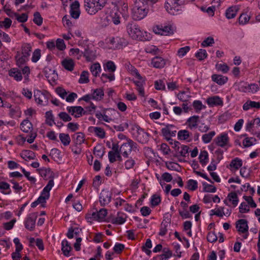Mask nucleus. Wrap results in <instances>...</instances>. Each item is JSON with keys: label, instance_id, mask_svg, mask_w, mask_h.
Here are the masks:
<instances>
[{"label": "nucleus", "instance_id": "nucleus-36", "mask_svg": "<svg viewBox=\"0 0 260 260\" xmlns=\"http://www.w3.org/2000/svg\"><path fill=\"white\" fill-rule=\"evenodd\" d=\"M199 159L202 166H204L207 164L208 160V153L207 151L204 150L200 152Z\"/></svg>", "mask_w": 260, "mask_h": 260}, {"label": "nucleus", "instance_id": "nucleus-9", "mask_svg": "<svg viewBox=\"0 0 260 260\" xmlns=\"http://www.w3.org/2000/svg\"><path fill=\"white\" fill-rule=\"evenodd\" d=\"M48 93L39 90L34 92V98L37 103L41 105H47L48 103Z\"/></svg>", "mask_w": 260, "mask_h": 260}, {"label": "nucleus", "instance_id": "nucleus-29", "mask_svg": "<svg viewBox=\"0 0 260 260\" xmlns=\"http://www.w3.org/2000/svg\"><path fill=\"white\" fill-rule=\"evenodd\" d=\"M91 95L93 100H101L104 96V91L102 89L98 88L93 90Z\"/></svg>", "mask_w": 260, "mask_h": 260}, {"label": "nucleus", "instance_id": "nucleus-21", "mask_svg": "<svg viewBox=\"0 0 260 260\" xmlns=\"http://www.w3.org/2000/svg\"><path fill=\"white\" fill-rule=\"evenodd\" d=\"M242 166V161L238 157L233 159L230 164L231 170L232 171L238 170Z\"/></svg>", "mask_w": 260, "mask_h": 260}, {"label": "nucleus", "instance_id": "nucleus-18", "mask_svg": "<svg viewBox=\"0 0 260 260\" xmlns=\"http://www.w3.org/2000/svg\"><path fill=\"white\" fill-rule=\"evenodd\" d=\"M151 64L155 68H162L165 66L166 61L162 57L156 56L152 59Z\"/></svg>", "mask_w": 260, "mask_h": 260}, {"label": "nucleus", "instance_id": "nucleus-58", "mask_svg": "<svg viewBox=\"0 0 260 260\" xmlns=\"http://www.w3.org/2000/svg\"><path fill=\"white\" fill-rule=\"evenodd\" d=\"M86 218L88 222H91L92 220H98V212H93L91 214H88L86 216Z\"/></svg>", "mask_w": 260, "mask_h": 260}, {"label": "nucleus", "instance_id": "nucleus-47", "mask_svg": "<svg viewBox=\"0 0 260 260\" xmlns=\"http://www.w3.org/2000/svg\"><path fill=\"white\" fill-rule=\"evenodd\" d=\"M93 153L100 158L102 157L104 153V148L101 145H97L94 148Z\"/></svg>", "mask_w": 260, "mask_h": 260}, {"label": "nucleus", "instance_id": "nucleus-30", "mask_svg": "<svg viewBox=\"0 0 260 260\" xmlns=\"http://www.w3.org/2000/svg\"><path fill=\"white\" fill-rule=\"evenodd\" d=\"M237 8L236 7H231L229 8L225 12V16L228 19H232L234 18L237 12Z\"/></svg>", "mask_w": 260, "mask_h": 260}, {"label": "nucleus", "instance_id": "nucleus-14", "mask_svg": "<svg viewBox=\"0 0 260 260\" xmlns=\"http://www.w3.org/2000/svg\"><path fill=\"white\" fill-rule=\"evenodd\" d=\"M149 134L145 132L143 129L139 128L137 130V139L141 143H145L148 141Z\"/></svg>", "mask_w": 260, "mask_h": 260}, {"label": "nucleus", "instance_id": "nucleus-63", "mask_svg": "<svg viewBox=\"0 0 260 260\" xmlns=\"http://www.w3.org/2000/svg\"><path fill=\"white\" fill-rule=\"evenodd\" d=\"M249 19L250 17L248 15L246 14H242L239 18V23L244 24L248 22Z\"/></svg>", "mask_w": 260, "mask_h": 260}, {"label": "nucleus", "instance_id": "nucleus-42", "mask_svg": "<svg viewBox=\"0 0 260 260\" xmlns=\"http://www.w3.org/2000/svg\"><path fill=\"white\" fill-rule=\"evenodd\" d=\"M228 198L230 201L232 202L233 206L236 207L238 203V198L237 193L235 192H232L230 193Z\"/></svg>", "mask_w": 260, "mask_h": 260}, {"label": "nucleus", "instance_id": "nucleus-22", "mask_svg": "<svg viewBox=\"0 0 260 260\" xmlns=\"http://www.w3.org/2000/svg\"><path fill=\"white\" fill-rule=\"evenodd\" d=\"M21 129L24 133H29L32 129L31 123L27 119L24 120L20 124Z\"/></svg>", "mask_w": 260, "mask_h": 260}, {"label": "nucleus", "instance_id": "nucleus-40", "mask_svg": "<svg viewBox=\"0 0 260 260\" xmlns=\"http://www.w3.org/2000/svg\"><path fill=\"white\" fill-rule=\"evenodd\" d=\"M90 72L93 76L96 77L101 71V66L99 63H95L90 67Z\"/></svg>", "mask_w": 260, "mask_h": 260}, {"label": "nucleus", "instance_id": "nucleus-23", "mask_svg": "<svg viewBox=\"0 0 260 260\" xmlns=\"http://www.w3.org/2000/svg\"><path fill=\"white\" fill-rule=\"evenodd\" d=\"M212 80L219 85H223L228 81V78L220 75L214 74L212 76Z\"/></svg>", "mask_w": 260, "mask_h": 260}, {"label": "nucleus", "instance_id": "nucleus-61", "mask_svg": "<svg viewBox=\"0 0 260 260\" xmlns=\"http://www.w3.org/2000/svg\"><path fill=\"white\" fill-rule=\"evenodd\" d=\"M249 84L244 82H240L238 84V89L242 92H248Z\"/></svg>", "mask_w": 260, "mask_h": 260}, {"label": "nucleus", "instance_id": "nucleus-6", "mask_svg": "<svg viewBox=\"0 0 260 260\" xmlns=\"http://www.w3.org/2000/svg\"><path fill=\"white\" fill-rule=\"evenodd\" d=\"M176 128L175 126L168 124L161 129L163 136L166 138L167 141H173L171 138V137L175 136L176 133Z\"/></svg>", "mask_w": 260, "mask_h": 260}, {"label": "nucleus", "instance_id": "nucleus-33", "mask_svg": "<svg viewBox=\"0 0 260 260\" xmlns=\"http://www.w3.org/2000/svg\"><path fill=\"white\" fill-rule=\"evenodd\" d=\"M116 67L112 61H108L104 65V69L105 71L113 73L116 70Z\"/></svg>", "mask_w": 260, "mask_h": 260}, {"label": "nucleus", "instance_id": "nucleus-52", "mask_svg": "<svg viewBox=\"0 0 260 260\" xmlns=\"http://www.w3.org/2000/svg\"><path fill=\"white\" fill-rule=\"evenodd\" d=\"M216 68L218 71H221L223 73H227L229 70V67L224 63H217L216 64Z\"/></svg>", "mask_w": 260, "mask_h": 260}, {"label": "nucleus", "instance_id": "nucleus-32", "mask_svg": "<svg viewBox=\"0 0 260 260\" xmlns=\"http://www.w3.org/2000/svg\"><path fill=\"white\" fill-rule=\"evenodd\" d=\"M74 143L76 146L80 145L84 143L85 141L84 135L82 133H77L74 136Z\"/></svg>", "mask_w": 260, "mask_h": 260}, {"label": "nucleus", "instance_id": "nucleus-34", "mask_svg": "<svg viewBox=\"0 0 260 260\" xmlns=\"http://www.w3.org/2000/svg\"><path fill=\"white\" fill-rule=\"evenodd\" d=\"M15 58L16 60L17 64L19 67L24 64L25 62H26L28 60V58L27 57L24 58V56L22 55L21 54L20 52L19 51L17 52Z\"/></svg>", "mask_w": 260, "mask_h": 260}, {"label": "nucleus", "instance_id": "nucleus-46", "mask_svg": "<svg viewBox=\"0 0 260 260\" xmlns=\"http://www.w3.org/2000/svg\"><path fill=\"white\" fill-rule=\"evenodd\" d=\"M195 56L199 60H202L207 57V53L205 49H199L195 54Z\"/></svg>", "mask_w": 260, "mask_h": 260}, {"label": "nucleus", "instance_id": "nucleus-25", "mask_svg": "<svg viewBox=\"0 0 260 260\" xmlns=\"http://www.w3.org/2000/svg\"><path fill=\"white\" fill-rule=\"evenodd\" d=\"M199 119V117L198 116H193L189 117L187 120L188 127L190 129L197 127Z\"/></svg>", "mask_w": 260, "mask_h": 260}, {"label": "nucleus", "instance_id": "nucleus-41", "mask_svg": "<svg viewBox=\"0 0 260 260\" xmlns=\"http://www.w3.org/2000/svg\"><path fill=\"white\" fill-rule=\"evenodd\" d=\"M215 135V132L214 131L210 132L209 133L202 136V140L204 143H209Z\"/></svg>", "mask_w": 260, "mask_h": 260}, {"label": "nucleus", "instance_id": "nucleus-35", "mask_svg": "<svg viewBox=\"0 0 260 260\" xmlns=\"http://www.w3.org/2000/svg\"><path fill=\"white\" fill-rule=\"evenodd\" d=\"M59 139L64 146H68L71 142V139L69 134L60 133L59 135Z\"/></svg>", "mask_w": 260, "mask_h": 260}, {"label": "nucleus", "instance_id": "nucleus-4", "mask_svg": "<svg viewBox=\"0 0 260 260\" xmlns=\"http://www.w3.org/2000/svg\"><path fill=\"white\" fill-rule=\"evenodd\" d=\"M126 27L127 33L132 39L135 40L141 39L142 32L138 25L135 23H129Z\"/></svg>", "mask_w": 260, "mask_h": 260}, {"label": "nucleus", "instance_id": "nucleus-37", "mask_svg": "<svg viewBox=\"0 0 260 260\" xmlns=\"http://www.w3.org/2000/svg\"><path fill=\"white\" fill-rule=\"evenodd\" d=\"M125 221V215L122 213H118L117 216L112 219L114 224H121Z\"/></svg>", "mask_w": 260, "mask_h": 260}, {"label": "nucleus", "instance_id": "nucleus-44", "mask_svg": "<svg viewBox=\"0 0 260 260\" xmlns=\"http://www.w3.org/2000/svg\"><path fill=\"white\" fill-rule=\"evenodd\" d=\"M46 123L50 126H52L53 124H55L54 122L53 115L51 111L46 112Z\"/></svg>", "mask_w": 260, "mask_h": 260}, {"label": "nucleus", "instance_id": "nucleus-27", "mask_svg": "<svg viewBox=\"0 0 260 260\" xmlns=\"http://www.w3.org/2000/svg\"><path fill=\"white\" fill-rule=\"evenodd\" d=\"M31 51V47L29 44H24L22 46V51L21 54L24 56L25 57L29 58Z\"/></svg>", "mask_w": 260, "mask_h": 260}, {"label": "nucleus", "instance_id": "nucleus-62", "mask_svg": "<svg viewBox=\"0 0 260 260\" xmlns=\"http://www.w3.org/2000/svg\"><path fill=\"white\" fill-rule=\"evenodd\" d=\"M214 43V39L212 37H208L202 43V46L203 47H207L212 46Z\"/></svg>", "mask_w": 260, "mask_h": 260}, {"label": "nucleus", "instance_id": "nucleus-64", "mask_svg": "<svg viewBox=\"0 0 260 260\" xmlns=\"http://www.w3.org/2000/svg\"><path fill=\"white\" fill-rule=\"evenodd\" d=\"M189 96H190L185 91L181 92L177 95L178 98L180 101H182L184 102H186L188 100Z\"/></svg>", "mask_w": 260, "mask_h": 260}, {"label": "nucleus", "instance_id": "nucleus-20", "mask_svg": "<svg viewBox=\"0 0 260 260\" xmlns=\"http://www.w3.org/2000/svg\"><path fill=\"white\" fill-rule=\"evenodd\" d=\"M9 74L17 81H21L22 79L21 72L20 70L18 69L13 68L11 69L9 71Z\"/></svg>", "mask_w": 260, "mask_h": 260}, {"label": "nucleus", "instance_id": "nucleus-8", "mask_svg": "<svg viewBox=\"0 0 260 260\" xmlns=\"http://www.w3.org/2000/svg\"><path fill=\"white\" fill-rule=\"evenodd\" d=\"M81 54L87 61H93L98 55L96 50L90 48L88 46L84 48V51H81Z\"/></svg>", "mask_w": 260, "mask_h": 260}, {"label": "nucleus", "instance_id": "nucleus-55", "mask_svg": "<svg viewBox=\"0 0 260 260\" xmlns=\"http://www.w3.org/2000/svg\"><path fill=\"white\" fill-rule=\"evenodd\" d=\"M10 115L11 117H14V116H19L21 114V112L20 111V109L19 107L15 106V107H10Z\"/></svg>", "mask_w": 260, "mask_h": 260}, {"label": "nucleus", "instance_id": "nucleus-17", "mask_svg": "<svg viewBox=\"0 0 260 260\" xmlns=\"http://www.w3.org/2000/svg\"><path fill=\"white\" fill-rule=\"evenodd\" d=\"M236 228L241 233H244L248 232V226L247 222L245 219H239L236 222Z\"/></svg>", "mask_w": 260, "mask_h": 260}, {"label": "nucleus", "instance_id": "nucleus-57", "mask_svg": "<svg viewBox=\"0 0 260 260\" xmlns=\"http://www.w3.org/2000/svg\"><path fill=\"white\" fill-rule=\"evenodd\" d=\"M187 187L191 190H196L198 188L197 181L193 179L189 180L187 181Z\"/></svg>", "mask_w": 260, "mask_h": 260}, {"label": "nucleus", "instance_id": "nucleus-19", "mask_svg": "<svg viewBox=\"0 0 260 260\" xmlns=\"http://www.w3.org/2000/svg\"><path fill=\"white\" fill-rule=\"evenodd\" d=\"M250 108H260V103L248 100L243 105V109L247 111Z\"/></svg>", "mask_w": 260, "mask_h": 260}, {"label": "nucleus", "instance_id": "nucleus-56", "mask_svg": "<svg viewBox=\"0 0 260 260\" xmlns=\"http://www.w3.org/2000/svg\"><path fill=\"white\" fill-rule=\"evenodd\" d=\"M136 162L134 159L132 157L127 159L124 162V167L126 170L132 169L135 166Z\"/></svg>", "mask_w": 260, "mask_h": 260}, {"label": "nucleus", "instance_id": "nucleus-26", "mask_svg": "<svg viewBox=\"0 0 260 260\" xmlns=\"http://www.w3.org/2000/svg\"><path fill=\"white\" fill-rule=\"evenodd\" d=\"M207 102L210 106L221 105L222 104V100L217 96L209 98L207 100Z\"/></svg>", "mask_w": 260, "mask_h": 260}, {"label": "nucleus", "instance_id": "nucleus-24", "mask_svg": "<svg viewBox=\"0 0 260 260\" xmlns=\"http://www.w3.org/2000/svg\"><path fill=\"white\" fill-rule=\"evenodd\" d=\"M21 157L25 160L35 159V153L30 150H24L21 153Z\"/></svg>", "mask_w": 260, "mask_h": 260}, {"label": "nucleus", "instance_id": "nucleus-28", "mask_svg": "<svg viewBox=\"0 0 260 260\" xmlns=\"http://www.w3.org/2000/svg\"><path fill=\"white\" fill-rule=\"evenodd\" d=\"M62 66L67 70L72 71L74 69V62L72 59H65L62 61Z\"/></svg>", "mask_w": 260, "mask_h": 260}, {"label": "nucleus", "instance_id": "nucleus-1", "mask_svg": "<svg viewBox=\"0 0 260 260\" xmlns=\"http://www.w3.org/2000/svg\"><path fill=\"white\" fill-rule=\"evenodd\" d=\"M148 12V6L143 2H136L132 9V17L135 20H140L143 19Z\"/></svg>", "mask_w": 260, "mask_h": 260}, {"label": "nucleus", "instance_id": "nucleus-53", "mask_svg": "<svg viewBox=\"0 0 260 260\" xmlns=\"http://www.w3.org/2000/svg\"><path fill=\"white\" fill-rule=\"evenodd\" d=\"M34 22L37 25L40 26L42 24L43 22V18L41 17L40 14L38 12H36L34 14Z\"/></svg>", "mask_w": 260, "mask_h": 260}, {"label": "nucleus", "instance_id": "nucleus-3", "mask_svg": "<svg viewBox=\"0 0 260 260\" xmlns=\"http://www.w3.org/2000/svg\"><path fill=\"white\" fill-rule=\"evenodd\" d=\"M137 150V144L131 139H127V142L122 144L120 147L121 154L125 158L128 157V155L132 151Z\"/></svg>", "mask_w": 260, "mask_h": 260}, {"label": "nucleus", "instance_id": "nucleus-16", "mask_svg": "<svg viewBox=\"0 0 260 260\" xmlns=\"http://www.w3.org/2000/svg\"><path fill=\"white\" fill-rule=\"evenodd\" d=\"M70 14L73 18L77 19L79 17L80 11L78 2L75 1L71 5Z\"/></svg>", "mask_w": 260, "mask_h": 260}, {"label": "nucleus", "instance_id": "nucleus-11", "mask_svg": "<svg viewBox=\"0 0 260 260\" xmlns=\"http://www.w3.org/2000/svg\"><path fill=\"white\" fill-rule=\"evenodd\" d=\"M112 193L107 190H103L100 196V202L102 206L109 204L111 199Z\"/></svg>", "mask_w": 260, "mask_h": 260}, {"label": "nucleus", "instance_id": "nucleus-43", "mask_svg": "<svg viewBox=\"0 0 260 260\" xmlns=\"http://www.w3.org/2000/svg\"><path fill=\"white\" fill-rule=\"evenodd\" d=\"M91 128L93 129L95 135L100 138H104L105 137V132L103 128L99 127H91Z\"/></svg>", "mask_w": 260, "mask_h": 260}, {"label": "nucleus", "instance_id": "nucleus-7", "mask_svg": "<svg viewBox=\"0 0 260 260\" xmlns=\"http://www.w3.org/2000/svg\"><path fill=\"white\" fill-rule=\"evenodd\" d=\"M109 43L113 45V47L120 49L126 46L128 42L124 38L116 37L109 39Z\"/></svg>", "mask_w": 260, "mask_h": 260}, {"label": "nucleus", "instance_id": "nucleus-49", "mask_svg": "<svg viewBox=\"0 0 260 260\" xmlns=\"http://www.w3.org/2000/svg\"><path fill=\"white\" fill-rule=\"evenodd\" d=\"M168 225H170V224L167 221H163L160 225V232L159 235L162 236L166 234L167 232V228Z\"/></svg>", "mask_w": 260, "mask_h": 260}, {"label": "nucleus", "instance_id": "nucleus-15", "mask_svg": "<svg viewBox=\"0 0 260 260\" xmlns=\"http://www.w3.org/2000/svg\"><path fill=\"white\" fill-rule=\"evenodd\" d=\"M72 250V247L70 243L67 240H63L61 242V250L64 255L67 257L71 255Z\"/></svg>", "mask_w": 260, "mask_h": 260}, {"label": "nucleus", "instance_id": "nucleus-5", "mask_svg": "<svg viewBox=\"0 0 260 260\" xmlns=\"http://www.w3.org/2000/svg\"><path fill=\"white\" fill-rule=\"evenodd\" d=\"M153 32L156 34L168 36L173 34V29L171 25H156L153 28Z\"/></svg>", "mask_w": 260, "mask_h": 260}, {"label": "nucleus", "instance_id": "nucleus-60", "mask_svg": "<svg viewBox=\"0 0 260 260\" xmlns=\"http://www.w3.org/2000/svg\"><path fill=\"white\" fill-rule=\"evenodd\" d=\"M190 47L189 46H185L180 48L177 52L178 56L182 57L184 56L189 51Z\"/></svg>", "mask_w": 260, "mask_h": 260}, {"label": "nucleus", "instance_id": "nucleus-2", "mask_svg": "<svg viewBox=\"0 0 260 260\" xmlns=\"http://www.w3.org/2000/svg\"><path fill=\"white\" fill-rule=\"evenodd\" d=\"M107 0H85L86 10L91 15L94 14L102 9Z\"/></svg>", "mask_w": 260, "mask_h": 260}, {"label": "nucleus", "instance_id": "nucleus-13", "mask_svg": "<svg viewBox=\"0 0 260 260\" xmlns=\"http://www.w3.org/2000/svg\"><path fill=\"white\" fill-rule=\"evenodd\" d=\"M67 109L72 115L76 118L80 117L83 113H84V109L81 106L68 107Z\"/></svg>", "mask_w": 260, "mask_h": 260}, {"label": "nucleus", "instance_id": "nucleus-39", "mask_svg": "<svg viewBox=\"0 0 260 260\" xmlns=\"http://www.w3.org/2000/svg\"><path fill=\"white\" fill-rule=\"evenodd\" d=\"M190 133L186 129L179 131L178 133V138L181 140H187L190 137Z\"/></svg>", "mask_w": 260, "mask_h": 260}, {"label": "nucleus", "instance_id": "nucleus-38", "mask_svg": "<svg viewBox=\"0 0 260 260\" xmlns=\"http://www.w3.org/2000/svg\"><path fill=\"white\" fill-rule=\"evenodd\" d=\"M134 83L137 86V89L139 92V94L141 96H144V90L143 87L144 83L143 80H134Z\"/></svg>", "mask_w": 260, "mask_h": 260}, {"label": "nucleus", "instance_id": "nucleus-50", "mask_svg": "<svg viewBox=\"0 0 260 260\" xmlns=\"http://www.w3.org/2000/svg\"><path fill=\"white\" fill-rule=\"evenodd\" d=\"M54 185V181L53 180H50L47 184V185L44 188L42 192L43 194H46L50 196L49 191L52 189V187Z\"/></svg>", "mask_w": 260, "mask_h": 260}, {"label": "nucleus", "instance_id": "nucleus-48", "mask_svg": "<svg viewBox=\"0 0 260 260\" xmlns=\"http://www.w3.org/2000/svg\"><path fill=\"white\" fill-rule=\"evenodd\" d=\"M89 73L87 71H84L82 72L79 80L80 83H87L89 82Z\"/></svg>", "mask_w": 260, "mask_h": 260}, {"label": "nucleus", "instance_id": "nucleus-45", "mask_svg": "<svg viewBox=\"0 0 260 260\" xmlns=\"http://www.w3.org/2000/svg\"><path fill=\"white\" fill-rule=\"evenodd\" d=\"M108 111L114 114H118V112L113 109H109L108 111H105V113L103 114V120L106 122H109L112 121L113 119L111 116L109 115V114L107 112Z\"/></svg>", "mask_w": 260, "mask_h": 260}, {"label": "nucleus", "instance_id": "nucleus-54", "mask_svg": "<svg viewBox=\"0 0 260 260\" xmlns=\"http://www.w3.org/2000/svg\"><path fill=\"white\" fill-rule=\"evenodd\" d=\"M107 79L110 81H112L115 80V76L113 73H110L109 74H102L101 76V80L104 82H107Z\"/></svg>", "mask_w": 260, "mask_h": 260}, {"label": "nucleus", "instance_id": "nucleus-12", "mask_svg": "<svg viewBox=\"0 0 260 260\" xmlns=\"http://www.w3.org/2000/svg\"><path fill=\"white\" fill-rule=\"evenodd\" d=\"M229 138L226 133H222L215 139V144L218 146L223 147L229 143Z\"/></svg>", "mask_w": 260, "mask_h": 260}, {"label": "nucleus", "instance_id": "nucleus-51", "mask_svg": "<svg viewBox=\"0 0 260 260\" xmlns=\"http://www.w3.org/2000/svg\"><path fill=\"white\" fill-rule=\"evenodd\" d=\"M255 142V138L247 137L243 141V145L245 147H248L252 146Z\"/></svg>", "mask_w": 260, "mask_h": 260}, {"label": "nucleus", "instance_id": "nucleus-10", "mask_svg": "<svg viewBox=\"0 0 260 260\" xmlns=\"http://www.w3.org/2000/svg\"><path fill=\"white\" fill-rule=\"evenodd\" d=\"M37 217V214L36 213H31L28 215L25 221V226L27 230L30 231L34 230Z\"/></svg>", "mask_w": 260, "mask_h": 260}, {"label": "nucleus", "instance_id": "nucleus-59", "mask_svg": "<svg viewBox=\"0 0 260 260\" xmlns=\"http://www.w3.org/2000/svg\"><path fill=\"white\" fill-rule=\"evenodd\" d=\"M58 116L64 122L70 121L72 120V117L66 112H62L59 113Z\"/></svg>", "mask_w": 260, "mask_h": 260}, {"label": "nucleus", "instance_id": "nucleus-31", "mask_svg": "<svg viewBox=\"0 0 260 260\" xmlns=\"http://www.w3.org/2000/svg\"><path fill=\"white\" fill-rule=\"evenodd\" d=\"M109 20H111L114 24L117 25L120 23V14L118 12L112 13L111 15L107 17Z\"/></svg>", "mask_w": 260, "mask_h": 260}]
</instances>
